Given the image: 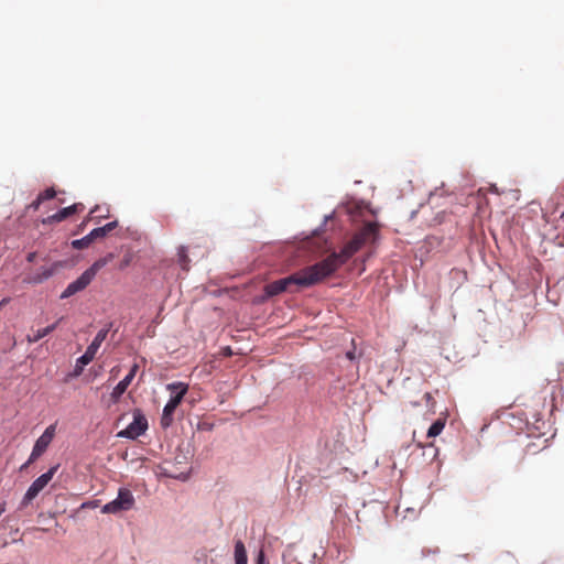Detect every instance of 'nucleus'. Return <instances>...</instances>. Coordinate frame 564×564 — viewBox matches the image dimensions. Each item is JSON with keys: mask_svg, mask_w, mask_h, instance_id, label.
<instances>
[{"mask_svg": "<svg viewBox=\"0 0 564 564\" xmlns=\"http://www.w3.org/2000/svg\"><path fill=\"white\" fill-rule=\"evenodd\" d=\"M130 262H131V256L130 254L124 256V258L121 261L120 269H124L126 267H128L130 264Z\"/></svg>", "mask_w": 564, "mask_h": 564, "instance_id": "23", "label": "nucleus"}, {"mask_svg": "<svg viewBox=\"0 0 564 564\" xmlns=\"http://www.w3.org/2000/svg\"><path fill=\"white\" fill-rule=\"evenodd\" d=\"M424 398L426 399V401L432 400V395H431V393H430V392H426V393L424 394Z\"/></svg>", "mask_w": 564, "mask_h": 564, "instance_id": "29", "label": "nucleus"}, {"mask_svg": "<svg viewBox=\"0 0 564 564\" xmlns=\"http://www.w3.org/2000/svg\"><path fill=\"white\" fill-rule=\"evenodd\" d=\"M11 301L10 297H3L1 301H0V310L6 306L7 304H9Z\"/></svg>", "mask_w": 564, "mask_h": 564, "instance_id": "26", "label": "nucleus"}, {"mask_svg": "<svg viewBox=\"0 0 564 564\" xmlns=\"http://www.w3.org/2000/svg\"><path fill=\"white\" fill-rule=\"evenodd\" d=\"M226 354H228V355H230V354H231L230 348H227Z\"/></svg>", "mask_w": 564, "mask_h": 564, "instance_id": "32", "label": "nucleus"}, {"mask_svg": "<svg viewBox=\"0 0 564 564\" xmlns=\"http://www.w3.org/2000/svg\"><path fill=\"white\" fill-rule=\"evenodd\" d=\"M321 268L316 263L305 267L293 274L273 281L265 285V293L268 296H274L282 292L290 291L292 285L297 288H311L324 281V278L319 271Z\"/></svg>", "mask_w": 564, "mask_h": 564, "instance_id": "2", "label": "nucleus"}, {"mask_svg": "<svg viewBox=\"0 0 564 564\" xmlns=\"http://www.w3.org/2000/svg\"><path fill=\"white\" fill-rule=\"evenodd\" d=\"M347 358L350 359V360H354L355 359V352L354 351H347L346 354Z\"/></svg>", "mask_w": 564, "mask_h": 564, "instance_id": "28", "label": "nucleus"}, {"mask_svg": "<svg viewBox=\"0 0 564 564\" xmlns=\"http://www.w3.org/2000/svg\"><path fill=\"white\" fill-rule=\"evenodd\" d=\"M55 424L47 426L43 434L36 440L28 464L35 462L41 455L45 453L55 436Z\"/></svg>", "mask_w": 564, "mask_h": 564, "instance_id": "8", "label": "nucleus"}, {"mask_svg": "<svg viewBox=\"0 0 564 564\" xmlns=\"http://www.w3.org/2000/svg\"><path fill=\"white\" fill-rule=\"evenodd\" d=\"M446 424V417H440L437 419L429 429L427 431V437H436L438 436L442 431L444 430Z\"/></svg>", "mask_w": 564, "mask_h": 564, "instance_id": "17", "label": "nucleus"}, {"mask_svg": "<svg viewBox=\"0 0 564 564\" xmlns=\"http://www.w3.org/2000/svg\"><path fill=\"white\" fill-rule=\"evenodd\" d=\"M166 389L172 393L170 400L163 408L162 416H161V425L166 429L171 426L174 420V412L176 408L181 404L184 399V395L188 391V384L184 382H173L166 386Z\"/></svg>", "mask_w": 564, "mask_h": 564, "instance_id": "3", "label": "nucleus"}, {"mask_svg": "<svg viewBox=\"0 0 564 564\" xmlns=\"http://www.w3.org/2000/svg\"><path fill=\"white\" fill-rule=\"evenodd\" d=\"M36 258V252H30L28 256H26V260L28 262H34Z\"/></svg>", "mask_w": 564, "mask_h": 564, "instance_id": "25", "label": "nucleus"}, {"mask_svg": "<svg viewBox=\"0 0 564 564\" xmlns=\"http://www.w3.org/2000/svg\"><path fill=\"white\" fill-rule=\"evenodd\" d=\"M133 506H134V497H133L132 492L129 489L121 488V489H119L118 497L115 500L106 503L102 507L101 512L115 514V513H119L121 511H128V510L132 509Z\"/></svg>", "mask_w": 564, "mask_h": 564, "instance_id": "5", "label": "nucleus"}, {"mask_svg": "<svg viewBox=\"0 0 564 564\" xmlns=\"http://www.w3.org/2000/svg\"><path fill=\"white\" fill-rule=\"evenodd\" d=\"M112 258L113 254L109 253L106 257L98 259L85 272L93 280L95 275L98 273V271L106 267Z\"/></svg>", "mask_w": 564, "mask_h": 564, "instance_id": "13", "label": "nucleus"}, {"mask_svg": "<svg viewBox=\"0 0 564 564\" xmlns=\"http://www.w3.org/2000/svg\"><path fill=\"white\" fill-rule=\"evenodd\" d=\"M84 209H85L84 204H82V203L73 204L72 206L62 208L61 210H58L54 215H51V216L44 218L42 220V224L43 225H51V224H54V223H61V221L65 220L66 218L70 217L72 215H74V214L82 213Z\"/></svg>", "mask_w": 564, "mask_h": 564, "instance_id": "9", "label": "nucleus"}, {"mask_svg": "<svg viewBox=\"0 0 564 564\" xmlns=\"http://www.w3.org/2000/svg\"><path fill=\"white\" fill-rule=\"evenodd\" d=\"M178 257H180V262H181L182 268H183L184 270H188L187 264H188V261H189V260H188V257H187V254H186V250H185V248H184V247H182V248L180 249Z\"/></svg>", "mask_w": 564, "mask_h": 564, "instance_id": "21", "label": "nucleus"}, {"mask_svg": "<svg viewBox=\"0 0 564 564\" xmlns=\"http://www.w3.org/2000/svg\"><path fill=\"white\" fill-rule=\"evenodd\" d=\"M118 227V221L113 220L111 223L106 224L102 227L95 228L90 231V236L94 237V239H99L106 237L109 232H111L113 229Z\"/></svg>", "mask_w": 564, "mask_h": 564, "instance_id": "14", "label": "nucleus"}, {"mask_svg": "<svg viewBox=\"0 0 564 564\" xmlns=\"http://www.w3.org/2000/svg\"><path fill=\"white\" fill-rule=\"evenodd\" d=\"M94 240H95L94 237H91L90 232H89L87 236L83 237L82 239L74 240L72 242V246H73V248L80 250V249L87 248Z\"/></svg>", "mask_w": 564, "mask_h": 564, "instance_id": "19", "label": "nucleus"}, {"mask_svg": "<svg viewBox=\"0 0 564 564\" xmlns=\"http://www.w3.org/2000/svg\"><path fill=\"white\" fill-rule=\"evenodd\" d=\"M37 196L42 202L53 199L56 196V191L53 187H50L46 188L44 192L40 193Z\"/></svg>", "mask_w": 564, "mask_h": 564, "instance_id": "20", "label": "nucleus"}, {"mask_svg": "<svg viewBox=\"0 0 564 564\" xmlns=\"http://www.w3.org/2000/svg\"><path fill=\"white\" fill-rule=\"evenodd\" d=\"M226 354H228V355H230V354H231L230 348H227Z\"/></svg>", "mask_w": 564, "mask_h": 564, "instance_id": "31", "label": "nucleus"}, {"mask_svg": "<svg viewBox=\"0 0 564 564\" xmlns=\"http://www.w3.org/2000/svg\"><path fill=\"white\" fill-rule=\"evenodd\" d=\"M42 203H43V202H42V200H40V197L37 196V197H36V199H35V200H33V202L28 206V208H29V209H31V208H32L33 210H37V209H39V207H40V205H41Z\"/></svg>", "mask_w": 564, "mask_h": 564, "instance_id": "22", "label": "nucleus"}, {"mask_svg": "<svg viewBox=\"0 0 564 564\" xmlns=\"http://www.w3.org/2000/svg\"><path fill=\"white\" fill-rule=\"evenodd\" d=\"M57 324H58V322H56L45 328L37 329L36 332H34L33 335H28L26 336L28 343L34 344V343L39 341L40 339H42L43 337L47 336L57 327Z\"/></svg>", "mask_w": 564, "mask_h": 564, "instance_id": "15", "label": "nucleus"}, {"mask_svg": "<svg viewBox=\"0 0 564 564\" xmlns=\"http://www.w3.org/2000/svg\"><path fill=\"white\" fill-rule=\"evenodd\" d=\"M138 369H139V366H138L137 364H134V365L131 367V369H130L129 373H128L126 377H131V380H133V378H134V377H135V375H137Z\"/></svg>", "mask_w": 564, "mask_h": 564, "instance_id": "24", "label": "nucleus"}, {"mask_svg": "<svg viewBox=\"0 0 564 564\" xmlns=\"http://www.w3.org/2000/svg\"><path fill=\"white\" fill-rule=\"evenodd\" d=\"M132 382L131 377H124L112 390L110 393V402L118 403L121 395L127 391L128 387Z\"/></svg>", "mask_w": 564, "mask_h": 564, "instance_id": "12", "label": "nucleus"}, {"mask_svg": "<svg viewBox=\"0 0 564 564\" xmlns=\"http://www.w3.org/2000/svg\"><path fill=\"white\" fill-rule=\"evenodd\" d=\"M93 280L88 276V274L84 271L80 276L74 282L69 283L67 288L61 294V299H67L73 296L74 294L86 289Z\"/></svg>", "mask_w": 564, "mask_h": 564, "instance_id": "10", "label": "nucleus"}, {"mask_svg": "<svg viewBox=\"0 0 564 564\" xmlns=\"http://www.w3.org/2000/svg\"><path fill=\"white\" fill-rule=\"evenodd\" d=\"M57 469L58 465L51 467L46 473L42 474L31 484L23 497V506H28L46 487V485L54 477Z\"/></svg>", "mask_w": 564, "mask_h": 564, "instance_id": "7", "label": "nucleus"}, {"mask_svg": "<svg viewBox=\"0 0 564 564\" xmlns=\"http://www.w3.org/2000/svg\"><path fill=\"white\" fill-rule=\"evenodd\" d=\"M262 560H263V553L260 552V554H259V563L258 564H261Z\"/></svg>", "mask_w": 564, "mask_h": 564, "instance_id": "30", "label": "nucleus"}, {"mask_svg": "<svg viewBox=\"0 0 564 564\" xmlns=\"http://www.w3.org/2000/svg\"><path fill=\"white\" fill-rule=\"evenodd\" d=\"M108 208H101L99 206H96L94 209L90 210L89 213V219L90 220H97L99 221L100 219L102 218H107L108 217Z\"/></svg>", "mask_w": 564, "mask_h": 564, "instance_id": "18", "label": "nucleus"}, {"mask_svg": "<svg viewBox=\"0 0 564 564\" xmlns=\"http://www.w3.org/2000/svg\"><path fill=\"white\" fill-rule=\"evenodd\" d=\"M379 234V227L376 223H367L365 226L344 246L339 252H333L316 265L319 269L324 280L334 274L344 263H346L357 251L366 243L375 242Z\"/></svg>", "mask_w": 564, "mask_h": 564, "instance_id": "1", "label": "nucleus"}, {"mask_svg": "<svg viewBox=\"0 0 564 564\" xmlns=\"http://www.w3.org/2000/svg\"><path fill=\"white\" fill-rule=\"evenodd\" d=\"M11 301L10 297H3L1 301H0V310L6 306L7 304H9Z\"/></svg>", "mask_w": 564, "mask_h": 564, "instance_id": "27", "label": "nucleus"}, {"mask_svg": "<svg viewBox=\"0 0 564 564\" xmlns=\"http://www.w3.org/2000/svg\"><path fill=\"white\" fill-rule=\"evenodd\" d=\"M58 263H53L51 267H42L35 272L29 274L25 278V282L30 284H40L44 282L45 280L50 279L58 268Z\"/></svg>", "mask_w": 564, "mask_h": 564, "instance_id": "11", "label": "nucleus"}, {"mask_svg": "<svg viewBox=\"0 0 564 564\" xmlns=\"http://www.w3.org/2000/svg\"><path fill=\"white\" fill-rule=\"evenodd\" d=\"M247 551L242 541L238 540L235 543V564H247Z\"/></svg>", "mask_w": 564, "mask_h": 564, "instance_id": "16", "label": "nucleus"}, {"mask_svg": "<svg viewBox=\"0 0 564 564\" xmlns=\"http://www.w3.org/2000/svg\"><path fill=\"white\" fill-rule=\"evenodd\" d=\"M148 430V420L140 409L133 411V421L117 436L122 438L135 440Z\"/></svg>", "mask_w": 564, "mask_h": 564, "instance_id": "6", "label": "nucleus"}, {"mask_svg": "<svg viewBox=\"0 0 564 564\" xmlns=\"http://www.w3.org/2000/svg\"><path fill=\"white\" fill-rule=\"evenodd\" d=\"M108 332V328H102L97 333L91 344L87 347L85 354L77 359L74 376H79L83 372L84 367L95 358L99 347L107 338Z\"/></svg>", "mask_w": 564, "mask_h": 564, "instance_id": "4", "label": "nucleus"}]
</instances>
